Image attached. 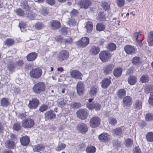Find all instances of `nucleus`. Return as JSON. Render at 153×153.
<instances>
[{
	"instance_id": "1",
	"label": "nucleus",
	"mask_w": 153,
	"mask_h": 153,
	"mask_svg": "<svg viewBox=\"0 0 153 153\" xmlns=\"http://www.w3.org/2000/svg\"><path fill=\"white\" fill-rule=\"evenodd\" d=\"M45 83L42 82L35 84L33 87L34 92L36 94H39L45 91Z\"/></svg>"
},
{
	"instance_id": "2",
	"label": "nucleus",
	"mask_w": 153,
	"mask_h": 153,
	"mask_svg": "<svg viewBox=\"0 0 153 153\" xmlns=\"http://www.w3.org/2000/svg\"><path fill=\"white\" fill-rule=\"evenodd\" d=\"M21 6L22 8L27 11L26 13V17L30 19H33L35 16V14H33L32 12L30 11V8L27 4L26 1L23 2L21 3Z\"/></svg>"
},
{
	"instance_id": "3",
	"label": "nucleus",
	"mask_w": 153,
	"mask_h": 153,
	"mask_svg": "<svg viewBox=\"0 0 153 153\" xmlns=\"http://www.w3.org/2000/svg\"><path fill=\"white\" fill-rule=\"evenodd\" d=\"M42 70L38 68L33 69L30 72V76L33 78L38 79L39 78L42 74Z\"/></svg>"
},
{
	"instance_id": "4",
	"label": "nucleus",
	"mask_w": 153,
	"mask_h": 153,
	"mask_svg": "<svg viewBox=\"0 0 153 153\" xmlns=\"http://www.w3.org/2000/svg\"><path fill=\"white\" fill-rule=\"evenodd\" d=\"M22 126L25 128H30L34 125V122L32 119L28 118L22 120Z\"/></svg>"
},
{
	"instance_id": "5",
	"label": "nucleus",
	"mask_w": 153,
	"mask_h": 153,
	"mask_svg": "<svg viewBox=\"0 0 153 153\" xmlns=\"http://www.w3.org/2000/svg\"><path fill=\"white\" fill-rule=\"evenodd\" d=\"M100 58L101 61L104 62L110 59L111 56V53L107 51H103L99 54Z\"/></svg>"
},
{
	"instance_id": "6",
	"label": "nucleus",
	"mask_w": 153,
	"mask_h": 153,
	"mask_svg": "<svg viewBox=\"0 0 153 153\" xmlns=\"http://www.w3.org/2000/svg\"><path fill=\"white\" fill-rule=\"evenodd\" d=\"M100 122V119L97 117H92L90 121V124L92 128H96L98 127Z\"/></svg>"
},
{
	"instance_id": "7",
	"label": "nucleus",
	"mask_w": 153,
	"mask_h": 153,
	"mask_svg": "<svg viewBox=\"0 0 153 153\" xmlns=\"http://www.w3.org/2000/svg\"><path fill=\"white\" fill-rule=\"evenodd\" d=\"M77 117L81 120H85L88 117L87 110L86 109H81L77 111L76 113Z\"/></svg>"
},
{
	"instance_id": "8",
	"label": "nucleus",
	"mask_w": 153,
	"mask_h": 153,
	"mask_svg": "<svg viewBox=\"0 0 153 153\" xmlns=\"http://www.w3.org/2000/svg\"><path fill=\"white\" fill-rule=\"evenodd\" d=\"M89 42V39L87 37L82 38L77 43V45L79 46L84 48L86 46Z\"/></svg>"
},
{
	"instance_id": "9",
	"label": "nucleus",
	"mask_w": 153,
	"mask_h": 153,
	"mask_svg": "<svg viewBox=\"0 0 153 153\" xmlns=\"http://www.w3.org/2000/svg\"><path fill=\"white\" fill-rule=\"evenodd\" d=\"M76 129L79 132L85 134L88 131V127L85 123H81L77 125Z\"/></svg>"
},
{
	"instance_id": "10",
	"label": "nucleus",
	"mask_w": 153,
	"mask_h": 153,
	"mask_svg": "<svg viewBox=\"0 0 153 153\" xmlns=\"http://www.w3.org/2000/svg\"><path fill=\"white\" fill-rule=\"evenodd\" d=\"M69 56V53L66 50H62L59 53L58 58L59 60L62 61L67 59Z\"/></svg>"
},
{
	"instance_id": "11",
	"label": "nucleus",
	"mask_w": 153,
	"mask_h": 153,
	"mask_svg": "<svg viewBox=\"0 0 153 153\" xmlns=\"http://www.w3.org/2000/svg\"><path fill=\"white\" fill-rule=\"evenodd\" d=\"M85 86L82 82H79L76 85V90L77 94L79 95H82L85 90Z\"/></svg>"
},
{
	"instance_id": "12",
	"label": "nucleus",
	"mask_w": 153,
	"mask_h": 153,
	"mask_svg": "<svg viewBox=\"0 0 153 153\" xmlns=\"http://www.w3.org/2000/svg\"><path fill=\"white\" fill-rule=\"evenodd\" d=\"M111 138V136L108 134L106 133H103L98 136V138L102 142H106L108 141Z\"/></svg>"
},
{
	"instance_id": "13",
	"label": "nucleus",
	"mask_w": 153,
	"mask_h": 153,
	"mask_svg": "<svg viewBox=\"0 0 153 153\" xmlns=\"http://www.w3.org/2000/svg\"><path fill=\"white\" fill-rule=\"evenodd\" d=\"M126 52L128 54H133L135 53L136 48L134 46L128 45L124 48Z\"/></svg>"
},
{
	"instance_id": "14",
	"label": "nucleus",
	"mask_w": 153,
	"mask_h": 153,
	"mask_svg": "<svg viewBox=\"0 0 153 153\" xmlns=\"http://www.w3.org/2000/svg\"><path fill=\"white\" fill-rule=\"evenodd\" d=\"M39 101L36 99H33L32 100L29 101L28 105L30 109H35L38 106Z\"/></svg>"
},
{
	"instance_id": "15",
	"label": "nucleus",
	"mask_w": 153,
	"mask_h": 153,
	"mask_svg": "<svg viewBox=\"0 0 153 153\" xmlns=\"http://www.w3.org/2000/svg\"><path fill=\"white\" fill-rule=\"evenodd\" d=\"M71 77L74 79H79L81 78V73L78 71L73 70L70 72Z\"/></svg>"
},
{
	"instance_id": "16",
	"label": "nucleus",
	"mask_w": 153,
	"mask_h": 153,
	"mask_svg": "<svg viewBox=\"0 0 153 153\" xmlns=\"http://www.w3.org/2000/svg\"><path fill=\"white\" fill-rule=\"evenodd\" d=\"M44 115L46 120L54 119L56 117V114L54 111L51 110L46 111Z\"/></svg>"
},
{
	"instance_id": "17",
	"label": "nucleus",
	"mask_w": 153,
	"mask_h": 153,
	"mask_svg": "<svg viewBox=\"0 0 153 153\" xmlns=\"http://www.w3.org/2000/svg\"><path fill=\"white\" fill-rule=\"evenodd\" d=\"M79 4L81 7L86 9L91 4V2L89 0H80L79 2Z\"/></svg>"
},
{
	"instance_id": "18",
	"label": "nucleus",
	"mask_w": 153,
	"mask_h": 153,
	"mask_svg": "<svg viewBox=\"0 0 153 153\" xmlns=\"http://www.w3.org/2000/svg\"><path fill=\"white\" fill-rule=\"evenodd\" d=\"M111 77L109 78H105L103 79L102 82L101 86L103 88H107L111 83Z\"/></svg>"
},
{
	"instance_id": "19",
	"label": "nucleus",
	"mask_w": 153,
	"mask_h": 153,
	"mask_svg": "<svg viewBox=\"0 0 153 153\" xmlns=\"http://www.w3.org/2000/svg\"><path fill=\"white\" fill-rule=\"evenodd\" d=\"M126 129V128L123 126L114 129V134L116 135L121 136L123 134Z\"/></svg>"
},
{
	"instance_id": "20",
	"label": "nucleus",
	"mask_w": 153,
	"mask_h": 153,
	"mask_svg": "<svg viewBox=\"0 0 153 153\" xmlns=\"http://www.w3.org/2000/svg\"><path fill=\"white\" fill-rule=\"evenodd\" d=\"M114 68V66L112 64H109L106 65L104 69V72L106 75L110 73Z\"/></svg>"
},
{
	"instance_id": "21",
	"label": "nucleus",
	"mask_w": 153,
	"mask_h": 153,
	"mask_svg": "<svg viewBox=\"0 0 153 153\" xmlns=\"http://www.w3.org/2000/svg\"><path fill=\"white\" fill-rule=\"evenodd\" d=\"M124 106H130L132 104L131 99L130 97L126 96L124 97L123 100Z\"/></svg>"
},
{
	"instance_id": "22",
	"label": "nucleus",
	"mask_w": 153,
	"mask_h": 153,
	"mask_svg": "<svg viewBox=\"0 0 153 153\" xmlns=\"http://www.w3.org/2000/svg\"><path fill=\"white\" fill-rule=\"evenodd\" d=\"M38 54L35 52H32L28 54L27 56V59L28 61H32L36 58Z\"/></svg>"
},
{
	"instance_id": "23",
	"label": "nucleus",
	"mask_w": 153,
	"mask_h": 153,
	"mask_svg": "<svg viewBox=\"0 0 153 153\" xmlns=\"http://www.w3.org/2000/svg\"><path fill=\"white\" fill-rule=\"evenodd\" d=\"M20 141L21 144L23 146H27L29 143V138L27 136H23L20 138Z\"/></svg>"
},
{
	"instance_id": "24",
	"label": "nucleus",
	"mask_w": 153,
	"mask_h": 153,
	"mask_svg": "<svg viewBox=\"0 0 153 153\" xmlns=\"http://www.w3.org/2000/svg\"><path fill=\"white\" fill-rule=\"evenodd\" d=\"M142 103L141 101L140 100H136L135 102L134 108L136 111L140 110L142 108Z\"/></svg>"
},
{
	"instance_id": "25",
	"label": "nucleus",
	"mask_w": 153,
	"mask_h": 153,
	"mask_svg": "<svg viewBox=\"0 0 153 153\" xmlns=\"http://www.w3.org/2000/svg\"><path fill=\"white\" fill-rule=\"evenodd\" d=\"M51 26L53 29L56 30L60 28V24L59 22L57 21L53 20L51 22Z\"/></svg>"
},
{
	"instance_id": "26",
	"label": "nucleus",
	"mask_w": 153,
	"mask_h": 153,
	"mask_svg": "<svg viewBox=\"0 0 153 153\" xmlns=\"http://www.w3.org/2000/svg\"><path fill=\"white\" fill-rule=\"evenodd\" d=\"M100 48L98 47L93 46L90 49V53L92 55H95L97 54L100 52Z\"/></svg>"
},
{
	"instance_id": "27",
	"label": "nucleus",
	"mask_w": 153,
	"mask_h": 153,
	"mask_svg": "<svg viewBox=\"0 0 153 153\" xmlns=\"http://www.w3.org/2000/svg\"><path fill=\"white\" fill-rule=\"evenodd\" d=\"M147 41L149 46L153 45V30L150 32L148 37Z\"/></svg>"
},
{
	"instance_id": "28",
	"label": "nucleus",
	"mask_w": 153,
	"mask_h": 153,
	"mask_svg": "<svg viewBox=\"0 0 153 153\" xmlns=\"http://www.w3.org/2000/svg\"><path fill=\"white\" fill-rule=\"evenodd\" d=\"M122 71L123 69L120 68L115 69L114 71V75L116 77H118L121 75Z\"/></svg>"
},
{
	"instance_id": "29",
	"label": "nucleus",
	"mask_w": 153,
	"mask_h": 153,
	"mask_svg": "<svg viewBox=\"0 0 153 153\" xmlns=\"http://www.w3.org/2000/svg\"><path fill=\"white\" fill-rule=\"evenodd\" d=\"M137 79L134 76H130L128 78V83L131 85H134L137 82Z\"/></svg>"
},
{
	"instance_id": "30",
	"label": "nucleus",
	"mask_w": 153,
	"mask_h": 153,
	"mask_svg": "<svg viewBox=\"0 0 153 153\" xmlns=\"http://www.w3.org/2000/svg\"><path fill=\"white\" fill-rule=\"evenodd\" d=\"M5 144L6 146L9 149H13L15 146L14 142L10 140H7Z\"/></svg>"
},
{
	"instance_id": "31",
	"label": "nucleus",
	"mask_w": 153,
	"mask_h": 153,
	"mask_svg": "<svg viewBox=\"0 0 153 153\" xmlns=\"http://www.w3.org/2000/svg\"><path fill=\"white\" fill-rule=\"evenodd\" d=\"M85 28L87 29L88 32H90L92 31L93 29V24L92 22L88 21L87 22Z\"/></svg>"
},
{
	"instance_id": "32",
	"label": "nucleus",
	"mask_w": 153,
	"mask_h": 153,
	"mask_svg": "<svg viewBox=\"0 0 153 153\" xmlns=\"http://www.w3.org/2000/svg\"><path fill=\"white\" fill-rule=\"evenodd\" d=\"M66 144L61 143H59L57 146L55 148V150L59 151L63 150L66 147Z\"/></svg>"
},
{
	"instance_id": "33",
	"label": "nucleus",
	"mask_w": 153,
	"mask_h": 153,
	"mask_svg": "<svg viewBox=\"0 0 153 153\" xmlns=\"http://www.w3.org/2000/svg\"><path fill=\"white\" fill-rule=\"evenodd\" d=\"M10 104L9 100L5 98H2L1 101V105L3 106H7Z\"/></svg>"
},
{
	"instance_id": "34",
	"label": "nucleus",
	"mask_w": 153,
	"mask_h": 153,
	"mask_svg": "<svg viewBox=\"0 0 153 153\" xmlns=\"http://www.w3.org/2000/svg\"><path fill=\"white\" fill-rule=\"evenodd\" d=\"M86 151L88 153H94L96 151V148L94 146H90L87 147Z\"/></svg>"
},
{
	"instance_id": "35",
	"label": "nucleus",
	"mask_w": 153,
	"mask_h": 153,
	"mask_svg": "<svg viewBox=\"0 0 153 153\" xmlns=\"http://www.w3.org/2000/svg\"><path fill=\"white\" fill-rule=\"evenodd\" d=\"M15 67V64L12 62H9L7 66V68L9 71L12 73L14 70Z\"/></svg>"
},
{
	"instance_id": "36",
	"label": "nucleus",
	"mask_w": 153,
	"mask_h": 153,
	"mask_svg": "<svg viewBox=\"0 0 153 153\" xmlns=\"http://www.w3.org/2000/svg\"><path fill=\"white\" fill-rule=\"evenodd\" d=\"M98 91L96 87H92L91 88L90 91V94L91 96H94L97 94Z\"/></svg>"
},
{
	"instance_id": "37",
	"label": "nucleus",
	"mask_w": 153,
	"mask_h": 153,
	"mask_svg": "<svg viewBox=\"0 0 153 153\" xmlns=\"http://www.w3.org/2000/svg\"><path fill=\"white\" fill-rule=\"evenodd\" d=\"M108 50L110 51H112L115 50L116 48V45L113 43L109 44L107 46Z\"/></svg>"
},
{
	"instance_id": "38",
	"label": "nucleus",
	"mask_w": 153,
	"mask_h": 153,
	"mask_svg": "<svg viewBox=\"0 0 153 153\" xmlns=\"http://www.w3.org/2000/svg\"><path fill=\"white\" fill-rule=\"evenodd\" d=\"M66 103V101L63 98L60 99L57 103V105L58 106L62 108L65 105Z\"/></svg>"
},
{
	"instance_id": "39",
	"label": "nucleus",
	"mask_w": 153,
	"mask_h": 153,
	"mask_svg": "<svg viewBox=\"0 0 153 153\" xmlns=\"http://www.w3.org/2000/svg\"><path fill=\"white\" fill-rule=\"evenodd\" d=\"M126 91L124 89H120L117 92L118 97L119 98H122L126 95Z\"/></svg>"
},
{
	"instance_id": "40",
	"label": "nucleus",
	"mask_w": 153,
	"mask_h": 153,
	"mask_svg": "<svg viewBox=\"0 0 153 153\" xmlns=\"http://www.w3.org/2000/svg\"><path fill=\"white\" fill-rule=\"evenodd\" d=\"M44 147L42 145H38L35 146L33 148V150L35 152H39L44 149Z\"/></svg>"
},
{
	"instance_id": "41",
	"label": "nucleus",
	"mask_w": 153,
	"mask_h": 153,
	"mask_svg": "<svg viewBox=\"0 0 153 153\" xmlns=\"http://www.w3.org/2000/svg\"><path fill=\"white\" fill-rule=\"evenodd\" d=\"M146 138L148 141L151 142H153V132H150L146 135Z\"/></svg>"
},
{
	"instance_id": "42",
	"label": "nucleus",
	"mask_w": 153,
	"mask_h": 153,
	"mask_svg": "<svg viewBox=\"0 0 153 153\" xmlns=\"http://www.w3.org/2000/svg\"><path fill=\"white\" fill-rule=\"evenodd\" d=\"M4 44L8 46L13 45L14 43V40L12 39H7L4 42Z\"/></svg>"
},
{
	"instance_id": "43",
	"label": "nucleus",
	"mask_w": 153,
	"mask_h": 153,
	"mask_svg": "<svg viewBox=\"0 0 153 153\" xmlns=\"http://www.w3.org/2000/svg\"><path fill=\"white\" fill-rule=\"evenodd\" d=\"M101 6L103 9L105 10H108L110 8V4L106 2H102L101 4Z\"/></svg>"
},
{
	"instance_id": "44",
	"label": "nucleus",
	"mask_w": 153,
	"mask_h": 153,
	"mask_svg": "<svg viewBox=\"0 0 153 153\" xmlns=\"http://www.w3.org/2000/svg\"><path fill=\"white\" fill-rule=\"evenodd\" d=\"M96 28L97 30L101 31L103 30L105 28V25L102 23H99L97 24Z\"/></svg>"
},
{
	"instance_id": "45",
	"label": "nucleus",
	"mask_w": 153,
	"mask_h": 153,
	"mask_svg": "<svg viewBox=\"0 0 153 153\" xmlns=\"http://www.w3.org/2000/svg\"><path fill=\"white\" fill-rule=\"evenodd\" d=\"M35 27L36 29L40 30L44 28L45 26L42 23L38 22L35 24Z\"/></svg>"
},
{
	"instance_id": "46",
	"label": "nucleus",
	"mask_w": 153,
	"mask_h": 153,
	"mask_svg": "<svg viewBox=\"0 0 153 153\" xmlns=\"http://www.w3.org/2000/svg\"><path fill=\"white\" fill-rule=\"evenodd\" d=\"M146 120L147 121H151L153 120V114L148 113L146 115Z\"/></svg>"
},
{
	"instance_id": "47",
	"label": "nucleus",
	"mask_w": 153,
	"mask_h": 153,
	"mask_svg": "<svg viewBox=\"0 0 153 153\" xmlns=\"http://www.w3.org/2000/svg\"><path fill=\"white\" fill-rule=\"evenodd\" d=\"M116 3L119 7H123L125 3V0H116Z\"/></svg>"
},
{
	"instance_id": "48",
	"label": "nucleus",
	"mask_w": 153,
	"mask_h": 153,
	"mask_svg": "<svg viewBox=\"0 0 153 153\" xmlns=\"http://www.w3.org/2000/svg\"><path fill=\"white\" fill-rule=\"evenodd\" d=\"M16 12L19 16H23L25 15L24 11L21 8L16 9Z\"/></svg>"
},
{
	"instance_id": "49",
	"label": "nucleus",
	"mask_w": 153,
	"mask_h": 153,
	"mask_svg": "<svg viewBox=\"0 0 153 153\" xmlns=\"http://www.w3.org/2000/svg\"><path fill=\"white\" fill-rule=\"evenodd\" d=\"M13 127V129L16 131H18L20 130L21 126L19 123H17L14 124Z\"/></svg>"
},
{
	"instance_id": "50",
	"label": "nucleus",
	"mask_w": 153,
	"mask_h": 153,
	"mask_svg": "<svg viewBox=\"0 0 153 153\" xmlns=\"http://www.w3.org/2000/svg\"><path fill=\"white\" fill-rule=\"evenodd\" d=\"M133 140L131 139L128 138L126 140V146L128 147L131 146L133 144Z\"/></svg>"
},
{
	"instance_id": "51",
	"label": "nucleus",
	"mask_w": 153,
	"mask_h": 153,
	"mask_svg": "<svg viewBox=\"0 0 153 153\" xmlns=\"http://www.w3.org/2000/svg\"><path fill=\"white\" fill-rule=\"evenodd\" d=\"M98 18L100 21H104L105 19V14L103 13L102 12L99 13L98 15Z\"/></svg>"
},
{
	"instance_id": "52",
	"label": "nucleus",
	"mask_w": 153,
	"mask_h": 153,
	"mask_svg": "<svg viewBox=\"0 0 153 153\" xmlns=\"http://www.w3.org/2000/svg\"><path fill=\"white\" fill-rule=\"evenodd\" d=\"M140 80L142 83L146 82L149 81V77L147 75H143L140 78Z\"/></svg>"
},
{
	"instance_id": "53",
	"label": "nucleus",
	"mask_w": 153,
	"mask_h": 153,
	"mask_svg": "<svg viewBox=\"0 0 153 153\" xmlns=\"http://www.w3.org/2000/svg\"><path fill=\"white\" fill-rule=\"evenodd\" d=\"M76 23L75 19L72 18H69V20L67 22V23L70 26L75 25L76 24Z\"/></svg>"
},
{
	"instance_id": "54",
	"label": "nucleus",
	"mask_w": 153,
	"mask_h": 153,
	"mask_svg": "<svg viewBox=\"0 0 153 153\" xmlns=\"http://www.w3.org/2000/svg\"><path fill=\"white\" fill-rule=\"evenodd\" d=\"M140 62V58L135 57L133 58L132 59V62L134 65H136L139 63Z\"/></svg>"
},
{
	"instance_id": "55",
	"label": "nucleus",
	"mask_w": 153,
	"mask_h": 153,
	"mask_svg": "<svg viewBox=\"0 0 153 153\" xmlns=\"http://www.w3.org/2000/svg\"><path fill=\"white\" fill-rule=\"evenodd\" d=\"M48 108V106L46 105H43L40 107L39 110L41 112H43L46 111Z\"/></svg>"
},
{
	"instance_id": "56",
	"label": "nucleus",
	"mask_w": 153,
	"mask_h": 153,
	"mask_svg": "<svg viewBox=\"0 0 153 153\" xmlns=\"http://www.w3.org/2000/svg\"><path fill=\"white\" fill-rule=\"evenodd\" d=\"M95 102H88L87 103V107L90 109L91 110L94 108V103Z\"/></svg>"
},
{
	"instance_id": "57",
	"label": "nucleus",
	"mask_w": 153,
	"mask_h": 153,
	"mask_svg": "<svg viewBox=\"0 0 153 153\" xmlns=\"http://www.w3.org/2000/svg\"><path fill=\"white\" fill-rule=\"evenodd\" d=\"M109 123L112 125H115L117 123L116 119L114 118H110L109 120Z\"/></svg>"
},
{
	"instance_id": "58",
	"label": "nucleus",
	"mask_w": 153,
	"mask_h": 153,
	"mask_svg": "<svg viewBox=\"0 0 153 153\" xmlns=\"http://www.w3.org/2000/svg\"><path fill=\"white\" fill-rule=\"evenodd\" d=\"M63 42L65 44H71L72 42V40L71 38H68L67 39H65L63 40Z\"/></svg>"
},
{
	"instance_id": "59",
	"label": "nucleus",
	"mask_w": 153,
	"mask_h": 153,
	"mask_svg": "<svg viewBox=\"0 0 153 153\" xmlns=\"http://www.w3.org/2000/svg\"><path fill=\"white\" fill-rule=\"evenodd\" d=\"M26 24L25 23L21 22L19 23V26L22 32L24 31V29L25 27Z\"/></svg>"
},
{
	"instance_id": "60",
	"label": "nucleus",
	"mask_w": 153,
	"mask_h": 153,
	"mask_svg": "<svg viewBox=\"0 0 153 153\" xmlns=\"http://www.w3.org/2000/svg\"><path fill=\"white\" fill-rule=\"evenodd\" d=\"M101 108V105L98 103L96 102H95L94 103V108L95 110L99 111Z\"/></svg>"
},
{
	"instance_id": "61",
	"label": "nucleus",
	"mask_w": 153,
	"mask_h": 153,
	"mask_svg": "<svg viewBox=\"0 0 153 153\" xmlns=\"http://www.w3.org/2000/svg\"><path fill=\"white\" fill-rule=\"evenodd\" d=\"M41 13L44 15H47L48 13V10L46 8H42L40 10Z\"/></svg>"
},
{
	"instance_id": "62",
	"label": "nucleus",
	"mask_w": 153,
	"mask_h": 153,
	"mask_svg": "<svg viewBox=\"0 0 153 153\" xmlns=\"http://www.w3.org/2000/svg\"><path fill=\"white\" fill-rule=\"evenodd\" d=\"M141 36V34L138 32H136L134 33V38L135 39V41L138 40V38Z\"/></svg>"
},
{
	"instance_id": "63",
	"label": "nucleus",
	"mask_w": 153,
	"mask_h": 153,
	"mask_svg": "<svg viewBox=\"0 0 153 153\" xmlns=\"http://www.w3.org/2000/svg\"><path fill=\"white\" fill-rule=\"evenodd\" d=\"M149 102L150 104L153 105V92L151 93L150 94Z\"/></svg>"
},
{
	"instance_id": "64",
	"label": "nucleus",
	"mask_w": 153,
	"mask_h": 153,
	"mask_svg": "<svg viewBox=\"0 0 153 153\" xmlns=\"http://www.w3.org/2000/svg\"><path fill=\"white\" fill-rule=\"evenodd\" d=\"M113 145L116 147H118L121 146V142L118 140H116L113 142Z\"/></svg>"
}]
</instances>
